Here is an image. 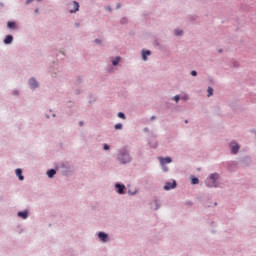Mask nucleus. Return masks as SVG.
<instances>
[{"instance_id": "obj_26", "label": "nucleus", "mask_w": 256, "mask_h": 256, "mask_svg": "<svg viewBox=\"0 0 256 256\" xmlns=\"http://www.w3.org/2000/svg\"><path fill=\"white\" fill-rule=\"evenodd\" d=\"M95 42H96V43H100L99 39H96Z\"/></svg>"}, {"instance_id": "obj_23", "label": "nucleus", "mask_w": 256, "mask_h": 256, "mask_svg": "<svg viewBox=\"0 0 256 256\" xmlns=\"http://www.w3.org/2000/svg\"><path fill=\"white\" fill-rule=\"evenodd\" d=\"M191 75H192V77H197V71L193 70V71L191 72Z\"/></svg>"}, {"instance_id": "obj_27", "label": "nucleus", "mask_w": 256, "mask_h": 256, "mask_svg": "<svg viewBox=\"0 0 256 256\" xmlns=\"http://www.w3.org/2000/svg\"><path fill=\"white\" fill-rule=\"evenodd\" d=\"M80 127H83V122H80Z\"/></svg>"}, {"instance_id": "obj_25", "label": "nucleus", "mask_w": 256, "mask_h": 256, "mask_svg": "<svg viewBox=\"0 0 256 256\" xmlns=\"http://www.w3.org/2000/svg\"><path fill=\"white\" fill-rule=\"evenodd\" d=\"M104 151H109V145L104 144Z\"/></svg>"}, {"instance_id": "obj_20", "label": "nucleus", "mask_w": 256, "mask_h": 256, "mask_svg": "<svg viewBox=\"0 0 256 256\" xmlns=\"http://www.w3.org/2000/svg\"><path fill=\"white\" fill-rule=\"evenodd\" d=\"M213 95V88L209 87L208 88V97H211Z\"/></svg>"}, {"instance_id": "obj_22", "label": "nucleus", "mask_w": 256, "mask_h": 256, "mask_svg": "<svg viewBox=\"0 0 256 256\" xmlns=\"http://www.w3.org/2000/svg\"><path fill=\"white\" fill-rule=\"evenodd\" d=\"M118 117H119L120 119H125V114H124L123 112H119V113H118Z\"/></svg>"}, {"instance_id": "obj_9", "label": "nucleus", "mask_w": 256, "mask_h": 256, "mask_svg": "<svg viewBox=\"0 0 256 256\" xmlns=\"http://www.w3.org/2000/svg\"><path fill=\"white\" fill-rule=\"evenodd\" d=\"M4 43L5 45H11V43H13V36L12 35L6 36V38L4 39Z\"/></svg>"}, {"instance_id": "obj_19", "label": "nucleus", "mask_w": 256, "mask_h": 256, "mask_svg": "<svg viewBox=\"0 0 256 256\" xmlns=\"http://www.w3.org/2000/svg\"><path fill=\"white\" fill-rule=\"evenodd\" d=\"M34 0H26V5H29V3H33ZM37 1L38 3H41V1L43 0H35Z\"/></svg>"}, {"instance_id": "obj_5", "label": "nucleus", "mask_w": 256, "mask_h": 256, "mask_svg": "<svg viewBox=\"0 0 256 256\" xmlns=\"http://www.w3.org/2000/svg\"><path fill=\"white\" fill-rule=\"evenodd\" d=\"M29 85H30V87H32V89H35L39 86V84H37V80H35V78H31L29 80Z\"/></svg>"}, {"instance_id": "obj_8", "label": "nucleus", "mask_w": 256, "mask_h": 256, "mask_svg": "<svg viewBox=\"0 0 256 256\" xmlns=\"http://www.w3.org/2000/svg\"><path fill=\"white\" fill-rule=\"evenodd\" d=\"M73 7H74V9H71L70 13H77V11H79V2L74 1L73 2Z\"/></svg>"}, {"instance_id": "obj_15", "label": "nucleus", "mask_w": 256, "mask_h": 256, "mask_svg": "<svg viewBox=\"0 0 256 256\" xmlns=\"http://www.w3.org/2000/svg\"><path fill=\"white\" fill-rule=\"evenodd\" d=\"M119 61H121V57L117 56V57L112 61V65H114V66L119 65Z\"/></svg>"}, {"instance_id": "obj_29", "label": "nucleus", "mask_w": 256, "mask_h": 256, "mask_svg": "<svg viewBox=\"0 0 256 256\" xmlns=\"http://www.w3.org/2000/svg\"><path fill=\"white\" fill-rule=\"evenodd\" d=\"M184 99H188V97L186 96V97H184Z\"/></svg>"}, {"instance_id": "obj_4", "label": "nucleus", "mask_w": 256, "mask_h": 256, "mask_svg": "<svg viewBox=\"0 0 256 256\" xmlns=\"http://www.w3.org/2000/svg\"><path fill=\"white\" fill-rule=\"evenodd\" d=\"M230 146L232 147L231 153L233 155H235L239 152V144H237L235 142H231Z\"/></svg>"}, {"instance_id": "obj_17", "label": "nucleus", "mask_w": 256, "mask_h": 256, "mask_svg": "<svg viewBox=\"0 0 256 256\" xmlns=\"http://www.w3.org/2000/svg\"><path fill=\"white\" fill-rule=\"evenodd\" d=\"M191 183H192V185H197V184H199V178H192L191 179Z\"/></svg>"}, {"instance_id": "obj_2", "label": "nucleus", "mask_w": 256, "mask_h": 256, "mask_svg": "<svg viewBox=\"0 0 256 256\" xmlns=\"http://www.w3.org/2000/svg\"><path fill=\"white\" fill-rule=\"evenodd\" d=\"M119 160L121 163H129L131 161V156H129V153H124L119 156Z\"/></svg>"}, {"instance_id": "obj_14", "label": "nucleus", "mask_w": 256, "mask_h": 256, "mask_svg": "<svg viewBox=\"0 0 256 256\" xmlns=\"http://www.w3.org/2000/svg\"><path fill=\"white\" fill-rule=\"evenodd\" d=\"M18 217H21L22 219H27V217H29V213L27 211L18 212Z\"/></svg>"}, {"instance_id": "obj_1", "label": "nucleus", "mask_w": 256, "mask_h": 256, "mask_svg": "<svg viewBox=\"0 0 256 256\" xmlns=\"http://www.w3.org/2000/svg\"><path fill=\"white\" fill-rule=\"evenodd\" d=\"M217 179H219V174H212L205 181L207 187H217Z\"/></svg>"}, {"instance_id": "obj_16", "label": "nucleus", "mask_w": 256, "mask_h": 256, "mask_svg": "<svg viewBox=\"0 0 256 256\" xmlns=\"http://www.w3.org/2000/svg\"><path fill=\"white\" fill-rule=\"evenodd\" d=\"M7 27L8 29H15V22H8Z\"/></svg>"}, {"instance_id": "obj_10", "label": "nucleus", "mask_w": 256, "mask_h": 256, "mask_svg": "<svg viewBox=\"0 0 256 256\" xmlns=\"http://www.w3.org/2000/svg\"><path fill=\"white\" fill-rule=\"evenodd\" d=\"M98 237L99 239H101V241H104V242L107 241V239H109V236L103 232H99Z\"/></svg>"}, {"instance_id": "obj_3", "label": "nucleus", "mask_w": 256, "mask_h": 256, "mask_svg": "<svg viewBox=\"0 0 256 256\" xmlns=\"http://www.w3.org/2000/svg\"><path fill=\"white\" fill-rule=\"evenodd\" d=\"M177 187V182L173 180L172 182H166L164 185L165 191H169L170 189H175Z\"/></svg>"}, {"instance_id": "obj_21", "label": "nucleus", "mask_w": 256, "mask_h": 256, "mask_svg": "<svg viewBox=\"0 0 256 256\" xmlns=\"http://www.w3.org/2000/svg\"><path fill=\"white\" fill-rule=\"evenodd\" d=\"M174 33H175V35H177V36L183 35V31H181V30H175Z\"/></svg>"}, {"instance_id": "obj_28", "label": "nucleus", "mask_w": 256, "mask_h": 256, "mask_svg": "<svg viewBox=\"0 0 256 256\" xmlns=\"http://www.w3.org/2000/svg\"><path fill=\"white\" fill-rule=\"evenodd\" d=\"M151 119H155V116H152Z\"/></svg>"}, {"instance_id": "obj_30", "label": "nucleus", "mask_w": 256, "mask_h": 256, "mask_svg": "<svg viewBox=\"0 0 256 256\" xmlns=\"http://www.w3.org/2000/svg\"><path fill=\"white\" fill-rule=\"evenodd\" d=\"M164 171H167V169H164Z\"/></svg>"}, {"instance_id": "obj_11", "label": "nucleus", "mask_w": 256, "mask_h": 256, "mask_svg": "<svg viewBox=\"0 0 256 256\" xmlns=\"http://www.w3.org/2000/svg\"><path fill=\"white\" fill-rule=\"evenodd\" d=\"M149 55H151V51H149V50L142 51V59H143V61H147V57H149Z\"/></svg>"}, {"instance_id": "obj_13", "label": "nucleus", "mask_w": 256, "mask_h": 256, "mask_svg": "<svg viewBox=\"0 0 256 256\" xmlns=\"http://www.w3.org/2000/svg\"><path fill=\"white\" fill-rule=\"evenodd\" d=\"M56 173H57V171L55 169H50L47 171V175L50 179L55 177Z\"/></svg>"}, {"instance_id": "obj_24", "label": "nucleus", "mask_w": 256, "mask_h": 256, "mask_svg": "<svg viewBox=\"0 0 256 256\" xmlns=\"http://www.w3.org/2000/svg\"><path fill=\"white\" fill-rule=\"evenodd\" d=\"M174 100H175L176 103H179V95H176V96L174 97Z\"/></svg>"}, {"instance_id": "obj_7", "label": "nucleus", "mask_w": 256, "mask_h": 256, "mask_svg": "<svg viewBox=\"0 0 256 256\" xmlns=\"http://www.w3.org/2000/svg\"><path fill=\"white\" fill-rule=\"evenodd\" d=\"M16 175L20 181H23V179H25V177H23V170H21L20 168L16 169Z\"/></svg>"}, {"instance_id": "obj_12", "label": "nucleus", "mask_w": 256, "mask_h": 256, "mask_svg": "<svg viewBox=\"0 0 256 256\" xmlns=\"http://www.w3.org/2000/svg\"><path fill=\"white\" fill-rule=\"evenodd\" d=\"M116 189H118V193L123 195V191L125 190V185L116 184Z\"/></svg>"}, {"instance_id": "obj_18", "label": "nucleus", "mask_w": 256, "mask_h": 256, "mask_svg": "<svg viewBox=\"0 0 256 256\" xmlns=\"http://www.w3.org/2000/svg\"><path fill=\"white\" fill-rule=\"evenodd\" d=\"M115 129L116 130L123 129V124H121V123L116 124Z\"/></svg>"}, {"instance_id": "obj_6", "label": "nucleus", "mask_w": 256, "mask_h": 256, "mask_svg": "<svg viewBox=\"0 0 256 256\" xmlns=\"http://www.w3.org/2000/svg\"><path fill=\"white\" fill-rule=\"evenodd\" d=\"M160 162H161V165H167V163H171V157H166V158H163V157H160Z\"/></svg>"}]
</instances>
